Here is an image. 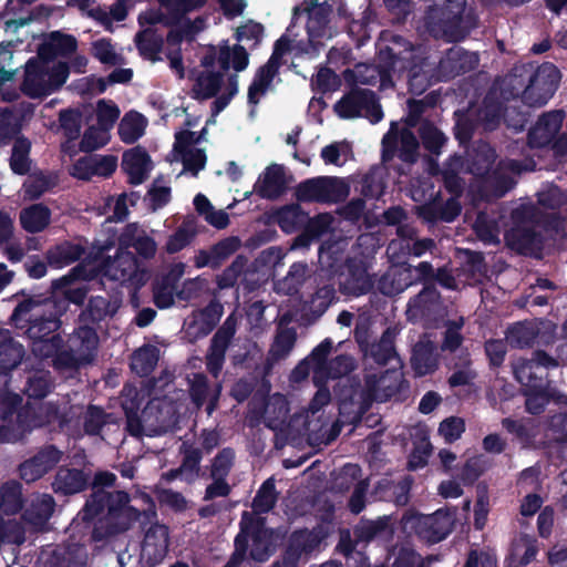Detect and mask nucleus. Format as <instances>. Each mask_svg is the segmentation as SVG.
Returning <instances> with one entry per match:
<instances>
[{
  "mask_svg": "<svg viewBox=\"0 0 567 567\" xmlns=\"http://www.w3.org/2000/svg\"><path fill=\"white\" fill-rule=\"evenodd\" d=\"M308 214L299 204L286 205L277 210L276 221L286 234H292L303 227Z\"/></svg>",
  "mask_w": 567,
  "mask_h": 567,
  "instance_id": "obj_43",
  "label": "nucleus"
},
{
  "mask_svg": "<svg viewBox=\"0 0 567 567\" xmlns=\"http://www.w3.org/2000/svg\"><path fill=\"white\" fill-rule=\"evenodd\" d=\"M65 311V302L56 301L55 298H45L40 301L29 297L16 306L11 320L16 326L20 321L28 322L25 334L32 341L33 353L48 359L64 343L58 330Z\"/></svg>",
  "mask_w": 567,
  "mask_h": 567,
  "instance_id": "obj_2",
  "label": "nucleus"
},
{
  "mask_svg": "<svg viewBox=\"0 0 567 567\" xmlns=\"http://www.w3.org/2000/svg\"><path fill=\"white\" fill-rule=\"evenodd\" d=\"M509 249L518 255L539 258L544 249V237L530 227H515L504 236Z\"/></svg>",
  "mask_w": 567,
  "mask_h": 567,
  "instance_id": "obj_18",
  "label": "nucleus"
},
{
  "mask_svg": "<svg viewBox=\"0 0 567 567\" xmlns=\"http://www.w3.org/2000/svg\"><path fill=\"white\" fill-rule=\"evenodd\" d=\"M71 284V279L66 276L61 277L52 281V288L55 290H62L63 299L59 301L68 303H74L76 306H82L87 297L89 288L86 286L80 287H69Z\"/></svg>",
  "mask_w": 567,
  "mask_h": 567,
  "instance_id": "obj_53",
  "label": "nucleus"
},
{
  "mask_svg": "<svg viewBox=\"0 0 567 567\" xmlns=\"http://www.w3.org/2000/svg\"><path fill=\"white\" fill-rule=\"evenodd\" d=\"M53 389V383L48 373H37L28 378L24 393L29 399L42 400Z\"/></svg>",
  "mask_w": 567,
  "mask_h": 567,
  "instance_id": "obj_58",
  "label": "nucleus"
},
{
  "mask_svg": "<svg viewBox=\"0 0 567 567\" xmlns=\"http://www.w3.org/2000/svg\"><path fill=\"white\" fill-rule=\"evenodd\" d=\"M392 534L389 517H379L375 520L360 519L353 527V536L357 542L370 543L378 538H386Z\"/></svg>",
  "mask_w": 567,
  "mask_h": 567,
  "instance_id": "obj_36",
  "label": "nucleus"
},
{
  "mask_svg": "<svg viewBox=\"0 0 567 567\" xmlns=\"http://www.w3.org/2000/svg\"><path fill=\"white\" fill-rule=\"evenodd\" d=\"M275 553V530L267 527L266 518L244 512L239 532L234 538V551L223 567H243L247 559L267 561Z\"/></svg>",
  "mask_w": 567,
  "mask_h": 567,
  "instance_id": "obj_3",
  "label": "nucleus"
},
{
  "mask_svg": "<svg viewBox=\"0 0 567 567\" xmlns=\"http://www.w3.org/2000/svg\"><path fill=\"white\" fill-rule=\"evenodd\" d=\"M78 50L74 35L62 31L48 33L39 44L37 54L44 61L53 62L56 58H69Z\"/></svg>",
  "mask_w": 567,
  "mask_h": 567,
  "instance_id": "obj_20",
  "label": "nucleus"
},
{
  "mask_svg": "<svg viewBox=\"0 0 567 567\" xmlns=\"http://www.w3.org/2000/svg\"><path fill=\"white\" fill-rule=\"evenodd\" d=\"M63 451L54 444H44L34 455L23 461L19 467V476L30 484L45 476L58 466L63 458Z\"/></svg>",
  "mask_w": 567,
  "mask_h": 567,
  "instance_id": "obj_14",
  "label": "nucleus"
},
{
  "mask_svg": "<svg viewBox=\"0 0 567 567\" xmlns=\"http://www.w3.org/2000/svg\"><path fill=\"white\" fill-rule=\"evenodd\" d=\"M146 118L138 112H128L121 120L117 134L125 144H134L145 133Z\"/></svg>",
  "mask_w": 567,
  "mask_h": 567,
  "instance_id": "obj_42",
  "label": "nucleus"
},
{
  "mask_svg": "<svg viewBox=\"0 0 567 567\" xmlns=\"http://www.w3.org/2000/svg\"><path fill=\"white\" fill-rule=\"evenodd\" d=\"M235 456L233 447L221 449L212 460L209 477H228L235 464Z\"/></svg>",
  "mask_w": 567,
  "mask_h": 567,
  "instance_id": "obj_61",
  "label": "nucleus"
},
{
  "mask_svg": "<svg viewBox=\"0 0 567 567\" xmlns=\"http://www.w3.org/2000/svg\"><path fill=\"white\" fill-rule=\"evenodd\" d=\"M441 312L442 296L435 284L424 285L406 305V317L411 322L432 324L441 317Z\"/></svg>",
  "mask_w": 567,
  "mask_h": 567,
  "instance_id": "obj_12",
  "label": "nucleus"
},
{
  "mask_svg": "<svg viewBox=\"0 0 567 567\" xmlns=\"http://www.w3.org/2000/svg\"><path fill=\"white\" fill-rule=\"evenodd\" d=\"M419 146L420 143L411 128H403L400 132V147H398V157L404 163H415L419 157Z\"/></svg>",
  "mask_w": 567,
  "mask_h": 567,
  "instance_id": "obj_59",
  "label": "nucleus"
},
{
  "mask_svg": "<svg viewBox=\"0 0 567 567\" xmlns=\"http://www.w3.org/2000/svg\"><path fill=\"white\" fill-rule=\"evenodd\" d=\"M513 371L515 379L529 391L546 390L548 385L547 372L536 369L533 363L518 359L514 365Z\"/></svg>",
  "mask_w": 567,
  "mask_h": 567,
  "instance_id": "obj_31",
  "label": "nucleus"
},
{
  "mask_svg": "<svg viewBox=\"0 0 567 567\" xmlns=\"http://www.w3.org/2000/svg\"><path fill=\"white\" fill-rule=\"evenodd\" d=\"M240 247L241 240L237 236H229L214 244L210 251L216 269H219Z\"/></svg>",
  "mask_w": 567,
  "mask_h": 567,
  "instance_id": "obj_57",
  "label": "nucleus"
},
{
  "mask_svg": "<svg viewBox=\"0 0 567 567\" xmlns=\"http://www.w3.org/2000/svg\"><path fill=\"white\" fill-rule=\"evenodd\" d=\"M168 548V528L162 524H153L146 530L142 543V554L153 565L161 563Z\"/></svg>",
  "mask_w": 567,
  "mask_h": 567,
  "instance_id": "obj_26",
  "label": "nucleus"
},
{
  "mask_svg": "<svg viewBox=\"0 0 567 567\" xmlns=\"http://www.w3.org/2000/svg\"><path fill=\"white\" fill-rule=\"evenodd\" d=\"M84 252L85 249L81 245L65 240L51 247L45 258L50 266L62 268L80 260Z\"/></svg>",
  "mask_w": 567,
  "mask_h": 567,
  "instance_id": "obj_38",
  "label": "nucleus"
},
{
  "mask_svg": "<svg viewBox=\"0 0 567 567\" xmlns=\"http://www.w3.org/2000/svg\"><path fill=\"white\" fill-rule=\"evenodd\" d=\"M349 185L339 177L320 176L298 184L295 196L301 203H340L349 195Z\"/></svg>",
  "mask_w": 567,
  "mask_h": 567,
  "instance_id": "obj_7",
  "label": "nucleus"
},
{
  "mask_svg": "<svg viewBox=\"0 0 567 567\" xmlns=\"http://www.w3.org/2000/svg\"><path fill=\"white\" fill-rule=\"evenodd\" d=\"M120 109L112 101L100 100L96 105L97 127L102 132H109L120 117Z\"/></svg>",
  "mask_w": 567,
  "mask_h": 567,
  "instance_id": "obj_60",
  "label": "nucleus"
},
{
  "mask_svg": "<svg viewBox=\"0 0 567 567\" xmlns=\"http://www.w3.org/2000/svg\"><path fill=\"white\" fill-rule=\"evenodd\" d=\"M60 126L70 141L76 140L81 133V113L78 110L66 109L59 114Z\"/></svg>",
  "mask_w": 567,
  "mask_h": 567,
  "instance_id": "obj_63",
  "label": "nucleus"
},
{
  "mask_svg": "<svg viewBox=\"0 0 567 567\" xmlns=\"http://www.w3.org/2000/svg\"><path fill=\"white\" fill-rule=\"evenodd\" d=\"M385 189L383 179L375 173H367L359 182L358 190L368 199H379Z\"/></svg>",
  "mask_w": 567,
  "mask_h": 567,
  "instance_id": "obj_64",
  "label": "nucleus"
},
{
  "mask_svg": "<svg viewBox=\"0 0 567 567\" xmlns=\"http://www.w3.org/2000/svg\"><path fill=\"white\" fill-rule=\"evenodd\" d=\"M181 467L185 473V482L192 484L199 476L203 451L190 443L184 442L179 447Z\"/></svg>",
  "mask_w": 567,
  "mask_h": 567,
  "instance_id": "obj_45",
  "label": "nucleus"
},
{
  "mask_svg": "<svg viewBox=\"0 0 567 567\" xmlns=\"http://www.w3.org/2000/svg\"><path fill=\"white\" fill-rule=\"evenodd\" d=\"M100 271L111 280L130 284L135 289L143 287L150 277L148 270L141 267L137 257L130 250L116 251L113 258H103Z\"/></svg>",
  "mask_w": 567,
  "mask_h": 567,
  "instance_id": "obj_8",
  "label": "nucleus"
},
{
  "mask_svg": "<svg viewBox=\"0 0 567 567\" xmlns=\"http://www.w3.org/2000/svg\"><path fill=\"white\" fill-rule=\"evenodd\" d=\"M462 206L455 198L442 200L440 194L415 207V215L429 227L437 223H452L461 214Z\"/></svg>",
  "mask_w": 567,
  "mask_h": 567,
  "instance_id": "obj_16",
  "label": "nucleus"
},
{
  "mask_svg": "<svg viewBox=\"0 0 567 567\" xmlns=\"http://www.w3.org/2000/svg\"><path fill=\"white\" fill-rule=\"evenodd\" d=\"M369 262L362 257H348L339 275V290L344 296L360 297L374 287L373 276L369 274Z\"/></svg>",
  "mask_w": 567,
  "mask_h": 567,
  "instance_id": "obj_10",
  "label": "nucleus"
},
{
  "mask_svg": "<svg viewBox=\"0 0 567 567\" xmlns=\"http://www.w3.org/2000/svg\"><path fill=\"white\" fill-rule=\"evenodd\" d=\"M455 513L440 508L431 515H419L412 523L415 535L429 545L444 540L453 530Z\"/></svg>",
  "mask_w": 567,
  "mask_h": 567,
  "instance_id": "obj_11",
  "label": "nucleus"
},
{
  "mask_svg": "<svg viewBox=\"0 0 567 567\" xmlns=\"http://www.w3.org/2000/svg\"><path fill=\"white\" fill-rule=\"evenodd\" d=\"M540 336V329L536 322L519 321L507 329L506 338L513 348H530Z\"/></svg>",
  "mask_w": 567,
  "mask_h": 567,
  "instance_id": "obj_39",
  "label": "nucleus"
},
{
  "mask_svg": "<svg viewBox=\"0 0 567 567\" xmlns=\"http://www.w3.org/2000/svg\"><path fill=\"white\" fill-rule=\"evenodd\" d=\"M118 308L120 302L117 300L103 296H91L85 308L79 315V323L97 328L102 321L113 318Z\"/></svg>",
  "mask_w": 567,
  "mask_h": 567,
  "instance_id": "obj_25",
  "label": "nucleus"
},
{
  "mask_svg": "<svg viewBox=\"0 0 567 567\" xmlns=\"http://www.w3.org/2000/svg\"><path fill=\"white\" fill-rule=\"evenodd\" d=\"M279 70L278 66L269 62H266L256 70L252 81L248 86V104L257 105L259 103L260 96L267 93L274 79L278 76Z\"/></svg>",
  "mask_w": 567,
  "mask_h": 567,
  "instance_id": "obj_32",
  "label": "nucleus"
},
{
  "mask_svg": "<svg viewBox=\"0 0 567 567\" xmlns=\"http://www.w3.org/2000/svg\"><path fill=\"white\" fill-rule=\"evenodd\" d=\"M218 63L223 72L228 71L230 65L236 72H241L249 64V54L246 48L239 43L233 48L225 43L219 47Z\"/></svg>",
  "mask_w": 567,
  "mask_h": 567,
  "instance_id": "obj_41",
  "label": "nucleus"
},
{
  "mask_svg": "<svg viewBox=\"0 0 567 567\" xmlns=\"http://www.w3.org/2000/svg\"><path fill=\"white\" fill-rule=\"evenodd\" d=\"M25 354L24 347L7 329H0V371L8 373L16 369Z\"/></svg>",
  "mask_w": 567,
  "mask_h": 567,
  "instance_id": "obj_29",
  "label": "nucleus"
},
{
  "mask_svg": "<svg viewBox=\"0 0 567 567\" xmlns=\"http://www.w3.org/2000/svg\"><path fill=\"white\" fill-rule=\"evenodd\" d=\"M99 343L100 338L96 328L84 323H79L68 339V347L79 353L80 359L87 364L94 361Z\"/></svg>",
  "mask_w": 567,
  "mask_h": 567,
  "instance_id": "obj_24",
  "label": "nucleus"
},
{
  "mask_svg": "<svg viewBox=\"0 0 567 567\" xmlns=\"http://www.w3.org/2000/svg\"><path fill=\"white\" fill-rule=\"evenodd\" d=\"M69 75L70 66L68 62L59 61L51 68L50 62L42 60L37 54L24 64L20 90L30 99H43L59 91Z\"/></svg>",
  "mask_w": 567,
  "mask_h": 567,
  "instance_id": "obj_4",
  "label": "nucleus"
},
{
  "mask_svg": "<svg viewBox=\"0 0 567 567\" xmlns=\"http://www.w3.org/2000/svg\"><path fill=\"white\" fill-rule=\"evenodd\" d=\"M331 224V217L328 214H318L317 216L308 219L303 224V230L299 234L292 243V248H307L313 241L319 240L328 233Z\"/></svg>",
  "mask_w": 567,
  "mask_h": 567,
  "instance_id": "obj_30",
  "label": "nucleus"
},
{
  "mask_svg": "<svg viewBox=\"0 0 567 567\" xmlns=\"http://www.w3.org/2000/svg\"><path fill=\"white\" fill-rule=\"evenodd\" d=\"M419 136L423 147L431 154L440 155L447 142L446 136L431 121H423L419 127Z\"/></svg>",
  "mask_w": 567,
  "mask_h": 567,
  "instance_id": "obj_50",
  "label": "nucleus"
},
{
  "mask_svg": "<svg viewBox=\"0 0 567 567\" xmlns=\"http://www.w3.org/2000/svg\"><path fill=\"white\" fill-rule=\"evenodd\" d=\"M51 221V210L44 204H33L20 212L21 227L30 234L44 230Z\"/></svg>",
  "mask_w": 567,
  "mask_h": 567,
  "instance_id": "obj_37",
  "label": "nucleus"
},
{
  "mask_svg": "<svg viewBox=\"0 0 567 567\" xmlns=\"http://www.w3.org/2000/svg\"><path fill=\"white\" fill-rule=\"evenodd\" d=\"M412 484L413 478L410 475H405L398 482L384 478L378 483V488L389 489L393 496L395 505L405 506L410 501Z\"/></svg>",
  "mask_w": 567,
  "mask_h": 567,
  "instance_id": "obj_52",
  "label": "nucleus"
},
{
  "mask_svg": "<svg viewBox=\"0 0 567 567\" xmlns=\"http://www.w3.org/2000/svg\"><path fill=\"white\" fill-rule=\"evenodd\" d=\"M406 60L408 58L403 56V52H396L392 47L384 45L378 52L375 68H365V71L372 72L371 76H364L361 71L346 70L344 79L347 82L364 85H375L380 80L385 85L386 82L391 81L395 71L405 69Z\"/></svg>",
  "mask_w": 567,
  "mask_h": 567,
  "instance_id": "obj_9",
  "label": "nucleus"
},
{
  "mask_svg": "<svg viewBox=\"0 0 567 567\" xmlns=\"http://www.w3.org/2000/svg\"><path fill=\"white\" fill-rule=\"evenodd\" d=\"M514 78L524 80L527 76L528 83L522 92V101L530 107L545 105L558 89L561 78L559 69L551 62H545L534 69L532 64L515 69ZM523 83V81H520Z\"/></svg>",
  "mask_w": 567,
  "mask_h": 567,
  "instance_id": "obj_5",
  "label": "nucleus"
},
{
  "mask_svg": "<svg viewBox=\"0 0 567 567\" xmlns=\"http://www.w3.org/2000/svg\"><path fill=\"white\" fill-rule=\"evenodd\" d=\"M308 266L305 262H293L286 275V277L278 281V291L288 296H293L299 292L306 281Z\"/></svg>",
  "mask_w": 567,
  "mask_h": 567,
  "instance_id": "obj_51",
  "label": "nucleus"
},
{
  "mask_svg": "<svg viewBox=\"0 0 567 567\" xmlns=\"http://www.w3.org/2000/svg\"><path fill=\"white\" fill-rule=\"evenodd\" d=\"M86 551L83 546L71 543L58 545L51 553L50 564L53 567H85Z\"/></svg>",
  "mask_w": 567,
  "mask_h": 567,
  "instance_id": "obj_34",
  "label": "nucleus"
},
{
  "mask_svg": "<svg viewBox=\"0 0 567 567\" xmlns=\"http://www.w3.org/2000/svg\"><path fill=\"white\" fill-rule=\"evenodd\" d=\"M370 355L379 365H386L392 359L398 358L394 346V333L390 328L383 331L379 341L371 344Z\"/></svg>",
  "mask_w": 567,
  "mask_h": 567,
  "instance_id": "obj_48",
  "label": "nucleus"
},
{
  "mask_svg": "<svg viewBox=\"0 0 567 567\" xmlns=\"http://www.w3.org/2000/svg\"><path fill=\"white\" fill-rule=\"evenodd\" d=\"M91 471L84 468L60 466L51 482L53 493L61 497H69L90 488Z\"/></svg>",
  "mask_w": 567,
  "mask_h": 567,
  "instance_id": "obj_15",
  "label": "nucleus"
},
{
  "mask_svg": "<svg viewBox=\"0 0 567 567\" xmlns=\"http://www.w3.org/2000/svg\"><path fill=\"white\" fill-rule=\"evenodd\" d=\"M115 483L116 475L109 471H97L93 476L91 475L92 493L80 515L86 523L100 515H105L106 528L103 530L100 526H94L92 530V539L95 542L128 530L141 517V511L130 505L131 497L127 492L105 489L113 487Z\"/></svg>",
  "mask_w": 567,
  "mask_h": 567,
  "instance_id": "obj_1",
  "label": "nucleus"
},
{
  "mask_svg": "<svg viewBox=\"0 0 567 567\" xmlns=\"http://www.w3.org/2000/svg\"><path fill=\"white\" fill-rule=\"evenodd\" d=\"M236 327L237 320L234 315H230L225 319L223 324L210 339V343L205 355V365L207 372L214 378H218L221 373L226 352L235 337Z\"/></svg>",
  "mask_w": 567,
  "mask_h": 567,
  "instance_id": "obj_13",
  "label": "nucleus"
},
{
  "mask_svg": "<svg viewBox=\"0 0 567 567\" xmlns=\"http://www.w3.org/2000/svg\"><path fill=\"white\" fill-rule=\"evenodd\" d=\"M224 313L223 305L217 300H212L203 309L192 315L187 323V331L195 339L207 337L218 324Z\"/></svg>",
  "mask_w": 567,
  "mask_h": 567,
  "instance_id": "obj_23",
  "label": "nucleus"
},
{
  "mask_svg": "<svg viewBox=\"0 0 567 567\" xmlns=\"http://www.w3.org/2000/svg\"><path fill=\"white\" fill-rule=\"evenodd\" d=\"M31 142L24 137L19 136L14 140L10 156V168L17 175H27L30 172Z\"/></svg>",
  "mask_w": 567,
  "mask_h": 567,
  "instance_id": "obj_46",
  "label": "nucleus"
},
{
  "mask_svg": "<svg viewBox=\"0 0 567 567\" xmlns=\"http://www.w3.org/2000/svg\"><path fill=\"white\" fill-rule=\"evenodd\" d=\"M111 414L103 408L90 404L84 415L83 429L87 435H99L105 424L109 423Z\"/></svg>",
  "mask_w": 567,
  "mask_h": 567,
  "instance_id": "obj_56",
  "label": "nucleus"
},
{
  "mask_svg": "<svg viewBox=\"0 0 567 567\" xmlns=\"http://www.w3.org/2000/svg\"><path fill=\"white\" fill-rule=\"evenodd\" d=\"M151 163V156L141 146L125 151L122 157V168L128 175L131 185L142 184L147 176V165Z\"/></svg>",
  "mask_w": 567,
  "mask_h": 567,
  "instance_id": "obj_28",
  "label": "nucleus"
},
{
  "mask_svg": "<svg viewBox=\"0 0 567 567\" xmlns=\"http://www.w3.org/2000/svg\"><path fill=\"white\" fill-rule=\"evenodd\" d=\"M264 32L265 28L261 23L248 20L236 29L234 38L237 42L248 43L249 48L254 50L260 44Z\"/></svg>",
  "mask_w": 567,
  "mask_h": 567,
  "instance_id": "obj_55",
  "label": "nucleus"
},
{
  "mask_svg": "<svg viewBox=\"0 0 567 567\" xmlns=\"http://www.w3.org/2000/svg\"><path fill=\"white\" fill-rule=\"evenodd\" d=\"M278 501V493L276 491L275 480L267 478L258 488L255 497L252 498L251 507L257 514L269 513Z\"/></svg>",
  "mask_w": 567,
  "mask_h": 567,
  "instance_id": "obj_49",
  "label": "nucleus"
},
{
  "mask_svg": "<svg viewBox=\"0 0 567 567\" xmlns=\"http://www.w3.org/2000/svg\"><path fill=\"white\" fill-rule=\"evenodd\" d=\"M1 507L7 514H17L22 508L21 487L17 482L6 483L0 488Z\"/></svg>",
  "mask_w": 567,
  "mask_h": 567,
  "instance_id": "obj_54",
  "label": "nucleus"
},
{
  "mask_svg": "<svg viewBox=\"0 0 567 567\" xmlns=\"http://www.w3.org/2000/svg\"><path fill=\"white\" fill-rule=\"evenodd\" d=\"M478 64V56L462 48H451L439 62V73L449 81L458 75L473 71Z\"/></svg>",
  "mask_w": 567,
  "mask_h": 567,
  "instance_id": "obj_19",
  "label": "nucleus"
},
{
  "mask_svg": "<svg viewBox=\"0 0 567 567\" xmlns=\"http://www.w3.org/2000/svg\"><path fill=\"white\" fill-rule=\"evenodd\" d=\"M334 112L344 120L363 116L372 124H377L383 118L379 97L369 89L352 87L334 104Z\"/></svg>",
  "mask_w": 567,
  "mask_h": 567,
  "instance_id": "obj_6",
  "label": "nucleus"
},
{
  "mask_svg": "<svg viewBox=\"0 0 567 567\" xmlns=\"http://www.w3.org/2000/svg\"><path fill=\"white\" fill-rule=\"evenodd\" d=\"M134 41L142 58L152 62L159 60L158 54L163 49L164 39L155 30L147 28L137 32Z\"/></svg>",
  "mask_w": 567,
  "mask_h": 567,
  "instance_id": "obj_40",
  "label": "nucleus"
},
{
  "mask_svg": "<svg viewBox=\"0 0 567 567\" xmlns=\"http://www.w3.org/2000/svg\"><path fill=\"white\" fill-rule=\"evenodd\" d=\"M289 181L284 165L271 164L255 185L256 194L265 199H277L288 190Z\"/></svg>",
  "mask_w": 567,
  "mask_h": 567,
  "instance_id": "obj_22",
  "label": "nucleus"
},
{
  "mask_svg": "<svg viewBox=\"0 0 567 567\" xmlns=\"http://www.w3.org/2000/svg\"><path fill=\"white\" fill-rule=\"evenodd\" d=\"M303 10L307 12L308 17L306 29L309 41L311 43L319 42L327 34L331 12L330 7L326 3H318L317 1H313L311 3H307V7Z\"/></svg>",
  "mask_w": 567,
  "mask_h": 567,
  "instance_id": "obj_27",
  "label": "nucleus"
},
{
  "mask_svg": "<svg viewBox=\"0 0 567 567\" xmlns=\"http://www.w3.org/2000/svg\"><path fill=\"white\" fill-rule=\"evenodd\" d=\"M158 362V349L154 346H144L135 350L131 358V370L138 377H148Z\"/></svg>",
  "mask_w": 567,
  "mask_h": 567,
  "instance_id": "obj_44",
  "label": "nucleus"
},
{
  "mask_svg": "<svg viewBox=\"0 0 567 567\" xmlns=\"http://www.w3.org/2000/svg\"><path fill=\"white\" fill-rule=\"evenodd\" d=\"M496 157L495 150L488 143L478 144L470 159L471 174L482 179L489 177V174L495 171Z\"/></svg>",
  "mask_w": 567,
  "mask_h": 567,
  "instance_id": "obj_35",
  "label": "nucleus"
},
{
  "mask_svg": "<svg viewBox=\"0 0 567 567\" xmlns=\"http://www.w3.org/2000/svg\"><path fill=\"white\" fill-rule=\"evenodd\" d=\"M326 534L320 526L312 529L298 528L291 532L284 550L300 561L302 556L311 555L319 548Z\"/></svg>",
  "mask_w": 567,
  "mask_h": 567,
  "instance_id": "obj_21",
  "label": "nucleus"
},
{
  "mask_svg": "<svg viewBox=\"0 0 567 567\" xmlns=\"http://www.w3.org/2000/svg\"><path fill=\"white\" fill-rule=\"evenodd\" d=\"M565 118L563 110H554L540 115L527 134V143L530 148L548 147L559 133Z\"/></svg>",
  "mask_w": 567,
  "mask_h": 567,
  "instance_id": "obj_17",
  "label": "nucleus"
},
{
  "mask_svg": "<svg viewBox=\"0 0 567 567\" xmlns=\"http://www.w3.org/2000/svg\"><path fill=\"white\" fill-rule=\"evenodd\" d=\"M224 83V73L207 71L202 72L195 82L194 92L196 99L208 100L215 97Z\"/></svg>",
  "mask_w": 567,
  "mask_h": 567,
  "instance_id": "obj_47",
  "label": "nucleus"
},
{
  "mask_svg": "<svg viewBox=\"0 0 567 567\" xmlns=\"http://www.w3.org/2000/svg\"><path fill=\"white\" fill-rule=\"evenodd\" d=\"M411 365L419 377L432 374L439 368L435 347L431 341L417 342L412 351Z\"/></svg>",
  "mask_w": 567,
  "mask_h": 567,
  "instance_id": "obj_33",
  "label": "nucleus"
},
{
  "mask_svg": "<svg viewBox=\"0 0 567 567\" xmlns=\"http://www.w3.org/2000/svg\"><path fill=\"white\" fill-rule=\"evenodd\" d=\"M24 540V527L16 519L6 520L0 516V545H21Z\"/></svg>",
  "mask_w": 567,
  "mask_h": 567,
  "instance_id": "obj_62",
  "label": "nucleus"
}]
</instances>
